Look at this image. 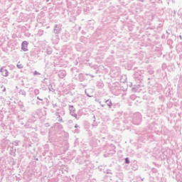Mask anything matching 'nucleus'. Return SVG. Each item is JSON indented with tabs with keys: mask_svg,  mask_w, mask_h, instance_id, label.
Instances as JSON below:
<instances>
[{
	"mask_svg": "<svg viewBox=\"0 0 182 182\" xmlns=\"http://www.w3.org/2000/svg\"><path fill=\"white\" fill-rule=\"evenodd\" d=\"M52 129H54L55 132H60L63 129V125L60 123H55Z\"/></svg>",
	"mask_w": 182,
	"mask_h": 182,
	"instance_id": "obj_1",
	"label": "nucleus"
},
{
	"mask_svg": "<svg viewBox=\"0 0 182 182\" xmlns=\"http://www.w3.org/2000/svg\"><path fill=\"white\" fill-rule=\"evenodd\" d=\"M1 75L2 76H8V70H6V68L5 67H3L1 69Z\"/></svg>",
	"mask_w": 182,
	"mask_h": 182,
	"instance_id": "obj_2",
	"label": "nucleus"
},
{
	"mask_svg": "<svg viewBox=\"0 0 182 182\" xmlns=\"http://www.w3.org/2000/svg\"><path fill=\"white\" fill-rule=\"evenodd\" d=\"M22 49L24 50V52H26L28 50V41H23L22 43Z\"/></svg>",
	"mask_w": 182,
	"mask_h": 182,
	"instance_id": "obj_3",
	"label": "nucleus"
},
{
	"mask_svg": "<svg viewBox=\"0 0 182 182\" xmlns=\"http://www.w3.org/2000/svg\"><path fill=\"white\" fill-rule=\"evenodd\" d=\"M16 149H14V148H11L10 151L11 156H14V157H15L16 156Z\"/></svg>",
	"mask_w": 182,
	"mask_h": 182,
	"instance_id": "obj_4",
	"label": "nucleus"
},
{
	"mask_svg": "<svg viewBox=\"0 0 182 182\" xmlns=\"http://www.w3.org/2000/svg\"><path fill=\"white\" fill-rule=\"evenodd\" d=\"M124 163L125 164H130V159L129 158H125Z\"/></svg>",
	"mask_w": 182,
	"mask_h": 182,
	"instance_id": "obj_5",
	"label": "nucleus"
},
{
	"mask_svg": "<svg viewBox=\"0 0 182 182\" xmlns=\"http://www.w3.org/2000/svg\"><path fill=\"white\" fill-rule=\"evenodd\" d=\"M17 68H18V69H22V68H23V65L21 63H18L17 64Z\"/></svg>",
	"mask_w": 182,
	"mask_h": 182,
	"instance_id": "obj_6",
	"label": "nucleus"
},
{
	"mask_svg": "<svg viewBox=\"0 0 182 182\" xmlns=\"http://www.w3.org/2000/svg\"><path fill=\"white\" fill-rule=\"evenodd\" d=\"M13 144H14V146H19V141H15L13 142Z\"/></svg>",
	"mask_w": 182,
	"mask_h": 182,
	"instance_id": "obj_7",
	"label": "nucleus"
},
{
	"mask_svg": "<svg viewBox=\"0 0 182 182\" xmlns=\"http://www.w3.org/2000/svg\"><path fill=\"white\" fill-rule=\"evenodd\" d=\"M107 105H108V106L110 107V106H112V101L107 100Z\"/></svg>",
	"mask_w": 182,
	"mask_h": 182,
	"instance_id": "obj_8",
	"label": "nucleus"
},
{
	"mask_svg": "<svg viewBox=\"0 0 182 182\" xmlns=\"http://www.w3.org/2000/svg\"><path fill=\"white\" fill-rule=\"evenodd\" d=\"M58 122H63V119H62L60 115H58Z\"/></svg>",
	"mask_w": 182,
	"mask_h": 182,
	"instance_id": "obj_9",
	"label": "nucleus"
},
{
	"mask_svg": "<svg viewBox=\"0 0 182 182\" xmlns=\"http://www.w3.org/2000/svg\"><path fill=\"white\" fill-rule=\"evenodd\" d=\"M72 116H73L74 117H75V119H77V120H79V117H77V114H72Z\"/></svg>",
	"mask_w": 182,
	"mask_h": 182,
	"instance_id": "obj_10",
	"label": "nucleus"
},
{
	"mask_svg": "<svg viewBox=\"0 0 182 182\" xmlns=\"http://www.w3.org/2000/svg\"><path fill=\"white\" fill-rule=\"evenodd\" d=\"M107 174H112V171L110 169H107Z\"/></svg>",
	"mask_w": 182,
	"mask_h": 182,
	"instance_id": "obj_11",
	"label": "nucleus"
},
{
	"mask_svg": "<svg viewBox=\"0 0 182 182\" xmlns=\"http://www.w3.org/2000/svg\"><path fill=\"white\" fill-rule=\"evenodd\" d=\"M64 136H65V137H69V134L64 132Z\"/></svg>",
	"mask_w": 182,
	"mask_h": 182,
	"instance_id": "obj_12",
	"label": "nucleus"
},
{
	"mask_svg": "<svg viewBox=\"0 0 182 182\" xmlns=\"http://www.w3.org/2000/svg\"><path fill=\"white\" fill-rule=\"evenodd\" d=\"M88 135L90 136V137H92V131L88 132Z\"/></svg>",
	"mask_w": 182,
	"mask_h": 182,
	"instance_id": "obj_13",
	"label": "nucleus"
},
{
	"mask_svg": "<svg viewBox=\"0 0 182 182\" xmlns=\"http://www.w3.org/2000/svg\"><path fill=\"white\" fill-rule=\"evenodd\" d=\"M45 126H46V127H49V126H50V125H49V123H46Z\"/></svg>",
	"mask_w": 182,
	"mask_h": 182,
	"instance_id": "obj_14",
	"label": "nucleus"
},
{
	"mask_svg": "<svg viewBox=\"0 0 182 182\" xmlns=\"http://www.w3.org/2000/svg\"><path fill=\"white\" fill-rule=\"evenodd\" d=\"M93 118H94V122H96V117L95 115L93 116Z\"/></svg>",
	"mask_w": 182,
	"mask_h": 182,
	"instance_id": "obj_15",
	"label": "nucleus"
},
{
	"mask_svg": "<svg viewBox=\"0 0 182 182\" xmlns=\"http://www.w3.org/2000/svg\"><path fill=\"white\" fill-rule=\"evenodd\" d=\"M75 129H77V127H79V126H77V124H76L75 125Z\"/></svg>",
	"mask_w": 182,
	"mask_h": 182,
	"instance_id": "obj_16",
	"label": "nucleus"
},
{
	"mask_svg": "<svg viewBox=\"0 0 182 182\" xmlns=\"http://www.w3.org/2000/svg\"><path fill=\"white\" fill-rule=\"evenodd\" d=\"M80 130L79 129H75V133H79Z\"/></svg>",
	"mask_w": 182,
	"mask_h": 182,
	"instance_id": "obj_17",
	"label": "nucleus"
},
{
	"mask_svg": "<svg viewBox=\"0 0 182 182\" xmlns=\"http://www.w3.org/2000/svg\"><path fill=\"white\" fill-rule=\"evenodd\" d=\"M92 127H95V126H97V124H92Z\"/></svg>",
	"mask_w": 182,
	"mask_h": 182,
	"instance_id": "obj_18",
	"label": "nucleus"
},
{
	"mask_svg": "<svg viewBox=\"0 0 182 182\" xmlns=\"http://www.w3.org/2000/svg\"><path fill=\"white\" fill-rule=\"evenodd\" d=\"M36 161H38V160H39V159L37 158V159H36Z\"/></svg>",
	"mask_w": 182,
	"mask_h": 182,
	"instance_id": "obj_19",
	"label": "nucleus"
}]
</instances>
